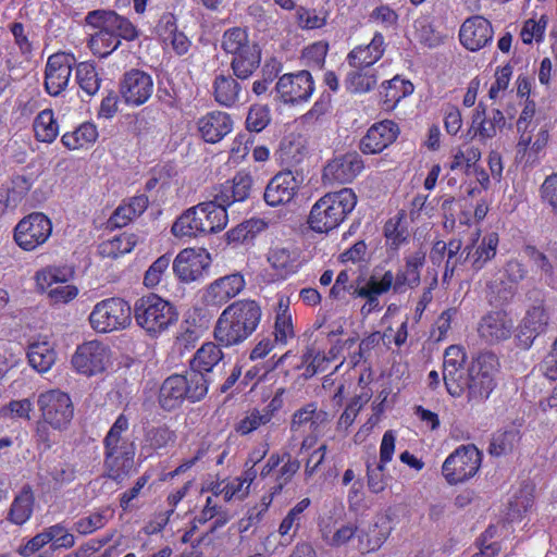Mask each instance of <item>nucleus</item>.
Here are the masks:
<instances>
[{
  "label": "nucleus",
  "mask_w": 557,
  "mask_h": 557,
  "mask_svg": "<svg viewBox=\"0 0 557 557\" xmlns=\"http://www.w3.org/2000/svg\"><path fill=\"white\" fill-rule=\"evenodd\" d=\"M261 317L262 309L256 300H236L218 318L213 331L214 339L223 347L239 346L257 331Z\"/></svg>",
  "instance_id": "1"
},
{
  "label": "nucleus",
  "mask_w": 557,
  "mask_h": 557,
  "mask_svg": "<svg viewBox=\"0 0 557 557\" xmlns=\"http://www.w3.org/2000/svg\"><path fill=\"white\" fill-rule=\"evenodd\" d=\"M499 362L494 352L485 351L472 361L471 366L456 379V392L447 386L446 389L453 397H460L467 393L469 403H482L486 400L496 387L495 375Z\"/></svg>",
  "instance_id": "2"
},
{
  "label": "nucleus",
  "mask_w": 557,
  "mask_h": 557,
  "mask_svg": "<svg viewBox=\"0 0 557 557\" xmlns=\"http://www.w3.org/2000/svg\"><path fill=\"white\" fill-rule=\"evenodd\" d=\"M227 224V212L222 203L213 200L201 202L184 211L172 225L176 237H197L222 231Z\"/></svg>",
  "instance_id": "3"
},
{
  "label": "nucleus",
  "mask_w": 557,
  "mask_h": 557,
  "mask_svg": "<svg viewBox=\"0 0 557 557\" xmlns=\"http://www.w3.org/2000/svg\"><path fill=\"white\" fill-rule=\"evenodd\" d=\"M357 196L350 188L327 193L311 208L308 216L310 228L318 233H327L336 228L355 209Z\"/></svg>",
  "instance_id": "4"
},
{
  "label": "nucleus",
  "mask_w": 557,
  "mask_h": 557,
  "mask_svg": "<svg viewBox=\"0 0 557 557\" xmlns=\"http://www.w3.org/2000/svg\"><path fill=\"white\" fill-rule=\"evenodd\" d=\"M134 318L150 336H158L177 322L178 312L170 301L157 294H149L136 300Z\"/></svg>",
  "instance_id": "5"
},
{
  "label": "nucleus",
  "mask_w": 557,
  "mask_h": 557,
  "mask_svg": "<svg viewBox=\"0 0 557 557\" xmlns=\"http://www.w3.org/2000/svg\"><path fill=\"white\" fill-rule=\"evenodd\" d=\"M132 309L128 302L120 297L99 301L89 314L91 327L98 333H109L125 329L131 323Z\"/></svg>",
  "instance_id": "6"
},
{
  "label": "nucleus",
  "mask_w": 557,
  "mask_h": 557,
  "mask_svg": "<svg viewBox=\"0 0 557 557\" xmlns=\"http://www.w3.org/2000/svg\"><path fill=\"white\" fill-rule=\"evenodd\" d=\"M51 233V220L42 212H33L20 220L14 227L13 238L21 249L33 251L44 245Z\"/></svg>",
  "instance_id": "7"
},
{
  "label": "nucleus",
  "mask_w": 557,
  "mask_h": 557,
  "mask_svg": "<svg viewBox=\"0 0 557 557\" xmlns=\"http://www.w3.org/2000/svg\"><path fill=\"white\" fill-rule=\"evenodd\" d=\"M481 465V453L474 445H462L450 454L442 466V473L450 484L472 478Z\"/></svg>",
  "instance_id": "8"
},
{
  "label": "nucleus",
  "mask_w": 557,
  "mask_h": 557,
  "mask_svg": "<svg viewBox=\"0 0 557 557\" xmlns=\"http://www.w3.org/2000/svg\"><path fill=\"white\" fill-rule=\"evenodd\" d=\"M44 422L55 430L66 429L74 416V407L70 396L58 389L39 395L37 400Z\"/></svg>",
  "instance_id": "9"
},
{
  "label": "nucleus",
  "mask_w": 557,
  "mask_h": 557,
  "mask_svg": "<svg viewBox=\"0 0 557 557\" xmlns=\"http://www.w3.org/2000/svg\"><path fill=\"white\" fill-rule=\"evenodd\" d=\"M314 90V82L310 72L304 70L281 76L274 91L284 103L296 104L308 101Z\"/></svg>",
  "instance_id": "10"
},
{
  "label": "nucleus",
  "mask_w": 557,
  "mask_h": 557,
  "mask_svg": "<svg viewBox=\"0 0 557 557\" xmlns=\"http://www.w3.org/2000/svg\"><path fill=\"white\" fill-rule=\"evenodd\" d=\"M85 22L94 28H103L110 32L117 39L133 41L139 36L138 29L127 17L112 10L90 11L87 13Z\"/></svg>",
  "instance_id": "11"
},
{
  "label": "nucleus",
  "mask_w": 557,
  "mask_h": 557,
  "mask_svg": "<svg viewBox=\"0 0 557 557\" xmlns=\"http://www.w3.org/2000/svg\"><path fill=\"white\" fill-rule=\"evenodd\" d=\"M108 361L109 349L98 341H90L79 345L72 357L74 369L88 376L104 371Z\"/></svg>",
  "instance_id": "12"
},
{
  "label": "nucleus",
  "mask_w": 557,
  "mask_h": 557,
  "mask_svg": "<svg viewBox=\"0 0 557 557\" xmlns=\"http://www.w3.org/2000/svg\"><path fill=\"white\" fill-rule=\"evenodd\" d=\"M153 92V79L150 74L132 69L124 73L120 82V95L126 104L139 107L146 103Z\"/></svg>",
  "instance_id": "13"
},
{
  "label": "nucleus",
  "mask_w": 557,
  "mask_h": 557,
  "mask_svg": "<svg viewBox=\"0 0 557 557\" xmlns=\"http://www.w3.org/2000/svg\"><path fill=\"white\" fill-rule=\"evenodd\" d=\"M75 58L64 52L48 58L45 70V89L50 96L60 95L67 86Z\"/></svg>",
  "instance_id": "14"
},
{
  "label": "nucleus",
  "mask_w": 557,
  "mask_h": 557,
  "mask_svg": "<svg viewBox=\"0 0 557 557\" xmlns=\"http://www.w3.org/2000/svg\"><path fill=\"white\" fill-rule=\"evenodd\" d=\"M209 265V255H202L189 248L176 256L173 261V272L181 282L190 283L200 280Z\"/></svg>",
  "instance_id": "15"
},
{
  "label": "nucleus",
  "mask_w": 557,
  "mask_h": 557,
  "mask_svg": "<svg viewBox=\"0 0 557 557\" xmlns=\"http://www.w3.org/2000/svg\"><path fill=\"white\" fill-rule=\"evenodd\" d=\"M399 133V126L394 121L374 123L361 138L359 148L366 154L380 153L397 139Z\"/></svg>",
  "instance_id": "16"
},
{
  "label": "nucleus",
  "mask_w": 557,
  "mask_h": 557,
  "mask_svg": "<svg viewBox=\"0 0 557 557\" xmlns=\"http://www.w3.org/2000/svg\"><path fill=\"white\" fill-rule=\"evenodd\" d=\"M253 187V177L250 173L240 171L235 176L214 188V198L218 203H222L225 209L235 202L247 200Z\"/></svg>",
  "instance_id": "17"
},
{
  "label": "nucleus",
  "mask_w": 557,
  "mask_h": 557,
  "mask_svg": "<svg viewBox=\"0 0 557 557\" xmlns=\"http://www.w3.org/2000/svg\"><path fill=\"white\" fill-rule=\"evenodd\" d=\"M246 282L240 273L225 275L212 282L203 294V301L208 306L221 307L236 297L244 288Z\"/></svg>",
  "instance_id": "18"
},
{
  "label": "nucleus",
  "mask_w": 557,
  "mask_h": 557,
  "mask_svg": "<svg viewBox=\"0 0 557 557\" xmlns=\"http://www.w3.org/2000/svg\"><path fill=\"white\" fill-rule=\"evenodd\" d=\"M299 183L292 171H282L275 174L268 183L263 199L271 207L286 205L293 200Z\"/></svg>",
  "instance_id": "19"
},
{
  "label": "nucleus",
  "mask_w": 557,
  "mask_h": 557,
  "mask_svg": "<svg viewBox=\"0 0 557 557\" xmlns=\"http://www.w3.org/2000/svg\"><path fill=\"white\" fill-rule=\"evenodd\" d=\"M493 27L483 16L467 18L460 27V42L470 51H478L493 39Z\"/></svg>",
  "instance_id": "20"
},
{
  "label": "nucleus",
  "mask_w": 557,
  "mask_h": 557,
  "mask_svg": "<svg viewBox=\"0 0 557 557\" xmlns=\"http://www.w3.org/2000/svg\"><path fill=\"white\" fill-rule=\"evenodd\" d=\"M513 322L504 311H491L479 322V336L487 344H496L510 337Z\"/></svg>",
  "instance_id": "21"
},
{
  "label": "nucleus",
  "mask_w": 557,
  "mask_h": 557,
  "mask_svg": "<svg viewBox=\"0 0 557 557\" xmlns=\"http://www.w3.org/2000/svg\"><path fill=\"white\" fill-rule=\"evenodd\" d=\"M363 169V161L356 152H348L331 160L323 170V177L341 184L350 183Z\"/></svg>",
  "instance_id": "22"
},
{
  "label": "nucleus",
  "mask_w": 557,
  "mask_h": 557,
  "mask_svg": "<svg viewBox=\"0 0 557 557\" xmlns=\"http://www.w3.org/2000/svg\"><path fill=\"white\" fill-rule=\"evenodd\" d=\"M222 345L212 342L203 344L189 361V366L207 377L221 375L224 368Z\"/></svg>",
  "instance_id": "23"
},
{
  "label": "nucleus",
  "mask_w": 557,
  "mask_h": 557,
  "mask_svg": "<svg viewBox=\"0 0 557 557\" xmlns=\"http://www.w3.org/2000/svg\"><path fill=\"white\" fill-rule=\"evenodd\" d=\"M548 324V315L541 306L532 307L523 319V323L517 339L519 346L524 349L531 347L536 337L545 332Z\"/></svg>",
  "instance_id": "24"
},
{
  "label": "nucleus",
  "mask_w": 557,
  "mask_h": 557,
  "mask_svg": "<svg viewBox=\"0 0 557 557\" xmlns=\"http://www.w3.org/2000/svg\"><path fill=\"white\" fill-rule=\"evenodd\" d=\"M198 128L206 141L214 144L231 132L232 120L227 113L214 111L199 120Z\"/></svg>",
  "instance_id": "25"
},
{
  "label": "nucleus",
  "mask_w": 557,
  "mask_h": 557,
  "mask_svg": "<svg viewBox=\"0 0 557 557\" xmlns=\"http://www.w3.org/2000/svg\"><path fill=\"white\" fill-rule=\"evenodd\" d=\"M498 242L497 233H488L474 250L473 247L467 246L460 253L459 259L463 262L470 260L474 270H481L487 261L495 257Z\"/></svg>",
  "instance_id": "26"
},
{
  "label": "nucleus",
  "mask_w": 557,
  "mask_h": 557,
  "mask_svg": "<svg viewBox=\"0 0 557 557\" xmlns=\"http://www.w3.org/2000/svg\"><path fill=\"white\" fill-rule=\"evenodd\" d=\"M178 381L183 384L184 397L190 404L202 400L208 394L209 384L214 381L213 377L203 376L199 370L189 369L178 374Z\"/></svg>",
  "instance_id": "27"
},
{
  "label": "nucleus",
  "mask_w": 557,
  "mask_h": 557,
  "mask_svg": "<svg viewBox=\"0 0 557 557\" xmlns=\"http://www.w3.org/2000/svg\"><path fill=\"white\" fill-rule=\"evenodd\" d=\"M384 53V37L382 34L376 33L371 42L364 47H356L352 49L348 57L350 66H369L377 62Z\"/></svg>",
  "instance_id": "28"
},
{
  "label": "nucleus",
  "mask_w": 557,
  "mask_h": 557,
  "mask_svg": "<svg viewBox=\"0 0 557 557\" xmlns=\"http://www.w3.org/2000/svg\"><path fill=\"white\" fill-rule=\"evenodd\" d=\"M35 496L29 485H24L14 497L8 511L7 520L15 525L26 523L34 511Z\"/></svg>",
  "instance_id": "29"
},
{
  "label": "nucleus",
  "mask_w": 557,
  "mask_h": 557,
  "mask_svg": "<svg viewBox=\"0 0 557 557\" xmlns=\"http://www.w3.org/2000/svg\"><path fill=\"white\" fill-rule=\"evenodd\" d=\"M261 63V49L259 45L246 47L244 52L237 53L233 57L231 69L233 74L239 81L248 79Z\"/></svg>",
  "instance_id": "30"
},
{
  "label": "nucleus",
  "mask_w": 557,
  "mask_h": 557,
  "mask_svg": "<svg viewBox=\"0 0 557 557\" xmlns=\"http://www.w3.org/2000/svg\"><path fill=\"white\" fill-rule=\"evenodd\" d=\"M466 361V354L461 347L451 345L444 354L443 361V380L445 386H450L456 392L457 384L456 379L460 377V374L466 371L463 368Z\"/></svg>",
  "instance_id": "31"
},
{
  "label": "nucleus",
  "mask_w": 557,
  "mask_h": 557,
  "mask_svg": "<svg viewBox=\"0 0 557 557\" xmlns=\"http://www.w3.org/2000/svg\"><path fill=\"white\" fill-rule=\"evenodd\" d=\"M159 405L163 410L172 411L182 406L186 400L183 384L178 381V374L166 377L159 389Z\"/></svg>",
  "instance_id": "32"
},
{
  "label": "nucleus",
  "mask_w": 557,
  "mask_h": 557,
  "mask_svg": "<svg viewBox=\"0 0 557 557\" xmlns=\"http://www.w3.org/2000/svg\"><path fill=\"white\" fill-rule=\"evenodd\" d=\"M215 100L225 107H232L240 99L243 86L231 75L220 74L213 83Z\"/></svg>",
  "instance_id": "33"
},
{
  "label": "nucleus",
  "mask_w": 557,
  "mask_h": 557,
  "mask_svg": "<svg viewBox=\"0 0 557 557\" xmlns=\"http://www.w3.org/2000/svg\"><path fill=\"white\" fill-rule=\"evenodd\" d=\"M382 88L381 96L384 110L394 109L401 99L411 95L414 89L411 82L401 79L399 76L384 82Z\"/></svg>",
  "instance_id": "34"
},
{
  "label": "nucleus",
  "mask_w": 557,
  "mask_h": 557,
  "mask_svg": "<svg viewBox=\"0 0 557 557\" xmlns=\"http://www.w3.org/2000/svg\"><path fill=\"white\" fill-rule=\"evenodd\" d=\"M357 70L348 73L345 79L346 89L352 94L368 92L377 83V76L369 66H355Z\"/></svg>",
  "instance_id": "35"
},
{
  "label": "nucleus",
  "mask_w": 557,
  "mask_h": 557,
  "mask_svg": "<svg viewBox=\"0 0 557 557\" xmlns=\"http://www.w3.org/2000/svg\"><path fill=\"white\" fill-rule=\"evenodd\" d=\"M135 454L126 453V455H114L113 457H104L106 475L116 483L123 482L131 473L134 467Z\"/></svg>",
  "instance_id": "36"
},
{
  "label": "nucleus",
  "mask_w": 557,
  "mask_h": 557,
  "mask_svg": "<svg viewBox=\"0 0 557 557\" xmlns=\"http://www.w3.org/2000/svg\"><path fill=\"white\" fill-rule=\"evenodd\" d=\"M389 532L391 528L388 525V521L386 518L382 517L379 521L369 525L367 531L360 530L358 539L361 543L366 542V548L368 552H373L382 546L388 537Z\"/></svg>",
  "instance_id": "37"
},
{
  "label": "nucleus",
  "mask_w": 557,
  "mask_h": 557,
  "mask_svg": "<svg viewBox=\"0 0 557 557\" xmlns=\"http://www.w3.org/2000/svg\"><path fill=\"white\" fill-rule=\"evenodd\" d=\"M29 364L38 372H47L55 362V352L47 342L34 343L28 347Z\"/></svg>",
  "instance_id": "38"
},
{
  "label": "nucleus",
  "mask_w": 557,
  "mask_h": 557,
  "mask_svg": "<svg viewBox=\"0 0 557 557\" xmlns=\"http://www.w3.org/2000/svg\"><path fill=\"white\" fill-rule=\"evenodd\" d=\"M268 261L282 275L296 272L298 268V253L286 247H274L269 251Z\"/></svg>",
  "instance_id": "39"
},
{
  "label": "nucleus",
  "mask_w": 557,
  "mask_h": 557,
  "mask_svg": "<svg viewBox=\"0 0 557 557\" xmlns=\"http://www.w3.org/2000/svg\"><path fill=\"white\" fill-rule=\"evenodd\" d=\"M267 227V223L261 219H251L244 221L226 233V239L231 243H245L255 238V236Z\"/></svg>",
  "instance_id": "40"
},
{
  "label": "nucleus",
  "mask_w": 557,
  "mask_h": 557,
  "mask_svg": "<svg viewBox=\"0 0 557 557\" xmlns=\"http://www.w3.org/2000/svg\"><path fill=\"white\" fill-rule=\"evenodd\" d=\"M471 139L479 136L481 139H491L496 135V129L486 116V106L479 102L472 115L471 128L468 132Z\"/></svg>",
  "instance_id": "41"
},
{
  "label": "nucleus",
  "mask_w": 557,
  "mask_h": 557,
  "mask_svg": "<svg viewBox=\"0 0 557 557\" xmlns=\"http://www.w3.org/2000/svg\"><path fill=\"white\" fill-rule=\"evenodd\" d=\"M520 440L519 431L511 429L498 431L493 434L488 446V453L492 456L499 457L513 450Z\"/></svg>",
  "instance_id": "42"
},
{
  "label": "nucleus",
  "mask_w": 557,
  "mask_h": 557,
  "mask_svg": "<svg viewBox=\"0 0 557 557\" xmlns=\"http://www.w3.org/2000/svg\"><path fill=\"white\" fill-rule=\"evenodd\" d=\"M34 132L37 140L52 143L58 136V124L51 110H44L34 121Z\"/></svg>",
  "instance_id": "43"
},
{
  "label": "nucleus",
  "mask_w": 557,
  "mask_h": 557,
  "mask_svg": "<svg viewBox=\"0 0 557 557\" xmlns=\"http://www.w3.org/2000/svg\"><path fill=\"white\" fill-rule=\"evenodd\" d=\"M257 42L248 40L247 32L240 27L227 29L222 38V49L233 55L244 52L246 47L257 46Z\"/></svg>",
  "instance_id": "44"
},
{
  "label": "nucleus",
  "mask_w": 557,
  "mask_h": 557,
  "mask_svg": "<svg viewBox=\"0 0 557 557\" xmlns=\"http://www.w3.org/2000/svg\"><path fill=\"white\" fill-rule=\"evenodd\" d=\"M76 82L88 96H94L100 87V78L95 66L87 62L77 65Z\"/></svg>",
  "instance_id": "45"
},
{
  "label": "nucleus",
  "mask_w": 557,
  "mask_h": 557,
  "mask_svg": "<svg viewBox=\"0 0 557 557\" xmlns=\"http://www.w3.org/2000/svg\"><path fill=\"white\" fill-rule=\"evenodd\" d=\"M98 32L91 35L89 39V46L100 57H107L121 45V40L117 39L110 32L103 28H97Z\"/></svg>",
  "instance_id": "46"
},
{
  "label": "nucleus",
  "mask_w": 557,
  "mask_h": 557,
  "mask_svg": "<svg viewBox=\"0 0 557 557\" xmlns=\"http://www.w3.org/2000/svg\"><path fill=\"white\" fill-rule=\"evenodd\" d=\"M138 242V236L135 234H122L114 237L107 244L102 245V252L112 257L117 258L121 255L131 252Z\"/></svg>",
  "instance_id": "47"
},
{
  "label": "nucleus",
  "mask_w": 557,
  "mask_h": 557,
  "mask_svg": "<svg viewBox=\"0 0 557 557\" xmlns=\"http://www.w3.org/2000/svg\"><path fill=\"white\" fill-rule=\"evenodd\" d=\"M283 457L285 463L278 471L276 483L271 487L272 495L280 494L300 468V462L297 459H293L289 454H284Z\"/></svg>",
  "instance_id": "48"
},
{
  "label": "nucleus",
  "mask_w": 557,
  "mask_h": 557,
  "mask_svg": "<svg viewBox=\"0 0 557 557\" xmlns=\"http://www.w3.org/2000/svg\"><path fill=\"white\" fill-rule=\"evenodd\" d=\"M171 263V258L168 255L159 257L146 271L144 276V284L147 287L157 286L162 275L166 272Z\"/></svg>",
  "instance_id": "49"
},
{
  "label": "nucleus",
  "mask_w": 557,
  "mask_h": 557,
  "mask_svg": "<svg viewBox=\"0 0 557 557\" xmlns=\"http://www.w3.org/2000/svg\"><path fill=\"white\" fill-rule=\"evenodd\" d=\"M174 434L168 426H153L146 432L145 442L152 449L163 448L174 441Z\"/></svg>",
  "instance_id": "50"
},
{
  "label": "nucleus",
  "mask_w": 557,
  "mask_h": 557,
  "mask_svg": "<svg viewBox=\"0 0 557 557\" xmlns=\"http://www.w3.org/2000/svg\"><path fill=\"white\" fill-rule=\"evenodd\" d=\"M270 123V113L268 108L262 106H255L249 109L246 125L250 132H261Z\"/></svg>",
  "instance_id": "51"
},
{
  "label": "nucleus",
  "mask_w": 557,
  "mask_h": 557,
  "mask_svg": "<svg viewBox=\"0 0 557 557\" xmlns=\"http://www.w3.org/2000/svg\"><path fill=\"white\" fill-rule=\"evenodd\" d=\"M541 199L547 205L550 212L557 216V173L545 178L540 188Z\"/></svg>",
  "instance_id": "52"
},
{
  "label": "nucleus",
  "mask_w": 557,
  "mask_h": 557,
  "mask_svg": "<svg viewBox=\"0 0 557 557\" xmlns=\"http://www.w3.org/2000/svg\"><path fill=\"white\" fill-rule=\"evenodd\" d=\"M267 423H269V417L261 414L258 409H253L236 424L235 430L240 435H247Z\"/></svg>",
  "instance_id": "53"
},
{
  "label": "nucleus",
  "mask_w": 557,
  "mask_h": 557,
  "mask_svg": "<svg viewBox=\"0 0 557 557\" xmlns=\"http://www.w3.org/2000/svg\"><path fill=\"white\" fill-rule=\"evenodd\" d=\"M547 24L546 15H542L540 21L528 20L521 30V39L524 44H532L533 39L540 41L544 35Z\"/></svg>",
  "instance_id": "54"
},
{
  "label": "nucleus",
  "mask_w": 557,
  "mask_h": 557,
  "mask_svg": "<svg viewBox=\"0 0 557 557\" xmlns=\"http://www.w3.org/2000/svg\"><path fill=\"white\" fill-rule=\"evenodd\" d=\"M49 537H51L52 546L54 548H71L75 544L74 535L70 532H67L66 528L61 524L57 523L54 525H51L47 528Z\"/></svg>",
  "instance_id": "55"
},
{
  "label": "nucleus",
  "mask_w": 557,
  "mask_h": 557,
  "mask_svg": "<svg viewBox=\"0 0 557 557\" xmlns=\"http://www.w3.org/2000/svg\"><path fill=\"white\" fill-rule=\"evenodd\" d=\"M425 261V252L418 250L413 255L406 258V272L410 276V288H414L420 284V269Z\"/></svg>",
  "instance_id": "56"
},
{
  "label": "nucleus",
  "mask_w": 557,
  "mask_h": 557,
  "mask_svg": "<svg viewBox=\"0 0 557 557\" xmlns=\"http://www.w3.org/2000/svg\"><path fill=\"white\" fill-rule=\"evenodd\" d=\"M106 518L100 512H95L88 517L81 518L74 523L73 529L79 534L87 535L101 529L106 524Z\"/></svg>",
  "instance_id": "57"
},
{
  "label": "nucleus",
  "mask_w": 557,
  "mask_h": 557,
  "mask_svg": "<svg viewBox=\"0 0 557 557\" xmlns=\"http://www.w3.org/2000/svg\"><path fill=\"white\" fill-rule=\"evenodd\" d=\"M394 274L392 271H386L381 280H377L374 275H371L366 282L370 296L377 297L382 294L387 293L393 285Z\"/></svg>",
  "instance_id": "58"
},
{
  "label": "nucleus",
  "mask_w": 557,
  "mask_h": 557,
  "mask_svg": "<svg viewBox=\"0 0 557 557\" xmlns=\"http://www.w3.org/2000/svg\"><path fill=\"white\" fill-rule=\"evenodd\" d=\"M50 542H51V537H49V534H48V531L46 528L42 532L36 534L34 537L28 540L26 542V544L21 545L17 548V554L23 557H29V556L34 555L35 553H37L38 550H40L44 546H46Z\"/></svg>",
  "instance_id": "59"
},
{
  "label": "nucleus",
  "mask_w": 557,
  "mask_h": 557,
  "mask_svg": "<svg viewBox=\"0 0 557 557\" xmlns=\"http://www.w3.org/2000/svg\"><path fill=\"white\" fill-rule=\"evenodd\" d=\"M384 463H376L375 467L368 462L367 463V473H368V486L373 493H380L384 491L386 486V480L384 475Z\"/></svg>",
  "instance_id": "60"
},
{
  "label": "nucleus",
  "mask_w": 557,
  "mask_h": 557,
  "mask_svg": "<svg viewBox=\"0 0 557 557\" xmlns=\"http://www.w3.org/2000/svg\"><path fill=\"white\" fill-rule=\"evenodd\" d=\"M367 401L368 399L362 401L361 396H355L347 405L344 412L341 414L339 420L337 422V428L348 429L354 423L356 417L363 407V404H366Z\"/></svg>",
  "instance_id": "61"
},
{
  "label": "nucleus",
  "mask_w": 557,
  "mask_h": 557,
  "mask_svg": "<svg viewBox=\"0 0 557 557\" xmlns=\"http://www.w3.org/2000/svg\"><path fill=\"white\" fill-rule=\"evenodd\" d=\"M274 329V342L276 343L286 344L287 339L294 336L292 319L285 313H277Z\"/></svg>",
  "instance_id": "62"
},
{
  "label": "nucleus",
  "mask_w": 557,
  "mask_h": 557,
  "mask_svg": "<svg viewBox=\"0 0 557 557\" xmlns=\"http://www.w3.org/2000/svg\"><path fill=\"white\" fill-rule=\"evenodd\" d=\"M298 25L301 28L314 29L325 25V17H320L314 10H308L304 7L297 9Z\"/></svg>",
  "instance_id": "63"
},
{
  "label": "nucleus",
  "mask_w": 557,
  "mask_h": 557,
  "mask_svg": "<svg viewBox=\"0 0 557 557\" xmlns=\"http://www.w3.org/2000/svg\"><path fill=\"white\" fill-rule=\"evenodd\" d=\"M329 45L326 42H315L304 51V58L313 66L321 69L324 65Z\"/></svg>",
  "instance_id": "64"
}]
</instances>
